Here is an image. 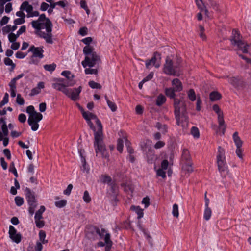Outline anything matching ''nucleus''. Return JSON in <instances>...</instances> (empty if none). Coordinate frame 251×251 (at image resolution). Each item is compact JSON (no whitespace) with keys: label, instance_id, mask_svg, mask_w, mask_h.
<instances>
[{"label":"nucleus","instance_id":"51","mask_svg":"<svg viewBox=\"0 0 251 251\" xmlns=\"http://www.w3.org/2000/svg\"><path fill=\"white\" fill-rule=\"evenodd\" d=\"M156 174L158 176H160L163 178L166 177V173L164 171V170H163L162 169H158L157 170Z\"/></svg>","mask_w":251,"mask_h":251},{"label":"nucleus","instance_id":"6","mask_svg":"<svg viewBox=\"0 0 251 251\" xmlns=\"http://www.w3.org/2000/svg\"><path fill=\"white\" fill-rule=\"evenodd\" d=\"M217 163L218 170L221 175L226 176L228 173L227 165L226 164L225 156V150L221 147H219L217 155Z\"/></svg>","mask_w":251,"mask_h":251},{"label":"nucleus","instance_id":"13","mask_svg":"<svg viewBox=\"0 0 251 251\" xmlns=\"http://www.w3.org/2000/svg\"><path fill=\"white\" fill-rule=\"evenodd\" d=\"M160 54L157 52H155L153 54V57L150 60H147L146 61V67L149 69L150 66L152 64L156 68H158L160 66V63H156L158 59L160 60Z\"/></svg>","mask_w":251,"mask_h":251},{"label":"nucleus","instance_id":"31","mask_svg":"<svg viewBox=\"0 0 251 251\" xmlns=\"http://www.w3.org/2000/svg\"><path fill=\"white\" fill-rule=\"evenodd\" d=\"M39 236L40 238V240L42 244H46L48 243V240H46V233L43 230H40L39 233Z\"/></svg>","mask_w":251,"mask_h":251},{"label":"nucleus","instance_id":"4","mask_svg":"<svg viewBox=\"0 0 251 251\" xmlns=\"http://www.w3.org/2000/svg\"><path fill=\"white\" fill-rule=\"evenodd\" d=\"M83 51L86 56L81 63L83 67L86 68L87 66L92 67L101 62L100 56L94 51V49L91 46H85L83 48Z\"/></svg>","mask_w":251,"mask_h":251},{"label":"nucleus","instance_id":"14","mask_svg":"<svg viewBox=\"0 0 251 251\" xmlns=\"http://www.w3.org/2000/svg\"><path fill=\"white\" fill-rule=\"evenodd\" d=\"M43 47H35L34 46H32L28 50V52H32L33 53V56L38 57L39 59H41L44 57L43 52L44 50Z\"/></svg>","mask_w":251,"mask_h":251},{"label":"nucleus","instance_id":"34","mask_svg":"<svg viewBox=\"0 0 251 251\" xmlns=\"http://www.w3.org/2000/svg\"><path fill=\"white\" fill-rule=\"evenodd\" d=\"M188 98L192 101H194L196 99V94L194 90L192 89H190L187 92Z\"/></svg>","mask_w":251,"mask_h":251},{"label":"nucleus","instance_id":"59","mask_svg":"<svg viewBox=\"0 0 251 251\" xmlns=\"http://www.w3.org/2000/svg\"><path fill=\"white\" fill-rule=\"evenodd\" d=\"M8 39L11 43L15 42L17 39L15 34L11 33L8 35Z\"/></svg>","mask_w":251,"mask_h":251},{"label":"nucleus","instance_id":"30","mask_svg":"<svg viewBox=\"0 0 251 251\" xmlns=\"http://www.w3.org/2000/svg\"><path fill=\"white\" fill-rule=\"evenodd\" d=\"M166 101V98L163 95H159L156 100V104L158 106L162 105Z\"/></svg>","mask_w":251,"mask_h":251},{"label":"nucleus","instance_id":"63","mask_svg":"<svg viewBox=\"0 0 251 251\" xmlns=\"http://www.w3.org/2000/svg\"><path fill=\"white\" fill-rule=\"evenodd\" d=\"M25 18H17V19H15L14 21V23L15 25H21L22 24H23L24 23H25Z\"/></svg>","mask_w":251,"mask_h":251},{"label":"nucleus","instance_id":"41","mask_svg":"<svg viewBox=\"0 0 251 251\" xmlns=\"http://www.w3.org/2000/svg\"><path fill=\"white\" fill-rule=\"evenodd\" d=\"M10 238L16 243H19L21 240V235L20 233H16Z\"/></svg>","mask_w":251,"mask_h":251},{"label":"nucleus","instance_id":"44","mask_svg":"<svg viewBox=\"0 0 251 251\" xmlns=\"http://www.w3.org/2000/svg\"><path fill=\"white\" fill-rule=\"evenodd\" d=\"M96 233L101 238L103 237L104 234L106 233L105 229L101 228V229L98 227H95Z\"/></svg>","mask_w":251,"mask_h":251},{"label":"nucleus","instance_id":"19","mask_svg":"<svg viewBox=\"0 0 251 251\" xmlns=\"http://www.w3.org/2000/svg\"><path fill=\"white\" fill-rule=\"evenodd\" d=\"M233 139L236 147H242L243 142L241 140L240 137L238 136V133L237 132H235L233 133Z\"/></svg>","mask_w":251,"mask_h":251},{"label":"nucleus","instance_id":"56","mask_svg":"<svg viewBox=\"0 0 251 251\" xmlns=\"http://www.w3.org/2000/svg\"><path fill=\"white\" fill-rule=\"evenodd\" d=\"M104 241L106 244H112V242L110 240V235L106 233L105 235Z\"/></svg>","mask_w":251,"mask_h":251},{"label":"nucleus","instance_id":"2","mask_svg":"<svg viewBox=\"0 0 251 251\" xmlns=\"http://www.w3.org/2000/svg\"><path fill=\"white\" fill-rule=\"evenodd\" d=\"M32 27L37 30L36 33L40 38H43L48 44L53 43L52 27V24L44 14L40 15L37 20L31 22Z\"/></svg>","mask_w":251,"mask_h":251},{"label":"nucleus","instance_id":"12","mask_svg":"<svg viewBox=\"0 0 251 251\" xmlns=\"http://www.w3.org/2000/svg\"><path fill=\"white\" fill-rule=\"evenodd\" d=\"M66 90H67V92L64 94L70 98L72 100L76 101L79 99V94L81 92L82 87L79 86L77 88H67Z\"/></svg>","mask_w":251,"mask_h":251},{"label":"nucleus","instance_id":"9","mask_svg":"<svg viewBox=\"0 0 251 251\" xmlns=\"http://www.w3.org/2000/svg\"><path fill=\"white\" fill-rule=\"evenodd\" d=\"M25 193L28 203L30 206L28 210L29 212L32 215L37 206V201L35 198L34 192L31 191L29 188L26 187L25 190Z\"/></svg>","mask_w":251,"mask_h":251},{"label":"nucleus","instance_id":"35","mask_svg":"<svg viewBox=\"0 0 251 251\" xmlns=\"http://www.w3.org/2000/svg\"><path fill=\"white\" fill-rule=\"evenodd\" d=\"M66 204L67 201L66 200H61L55 202V205L59 208L64 207Z\"/></svg>","mask_w":251,"mask_h":251},{"label":"nucleus","instance_id":"7","mask_svg":"<svg viewBox=\"0 0 251 251\" xmlns=\"http://www.w3.org/2000/svg\"><path fill=\"white\" fill-rule=\"evenodd\" d=\"M230 40L231 44L238 50H242L243 53L248 52V46L241 39L240 34L238 31L233 30Z\"/></svg>","mask_w":251,"mask_h":251},{"label":"nucleus","instance_id":"25","mask_svg":"<svg viewBox=\"0 0 251 251\" xmlns=\"http://www.w3.org/2000/svg\"><path fill=\"white\" fill-rule=\"evenodd\" d=\"M209 97L211 101H216L221 99V95L218 92L213 91L210 93Z\"/></svg>","mask_w":251,"mask_h":251},{"label":"nucleus","instance_id":"15","mask_svg":"<svg viewBox=\"0 0 251 251\" xmlns=\"http://www.w3.org/2000/svg\"><path fill=\"white\" fill-rule=\"evenodd\" d=\"M200 1L202 3H204L205 5H210L215 11L221 12L218 4L214 0H200Z\"/></svg>","mask_w":251,"mask_h":251},{"label":"nucleus","instance_id":"20","mask_svg":"<svg viewBox=\"0 0 251 251\" xmlns=\"http://www.w3.org/2000/svg\"><path fill=\"white\" fill-rule=\"evenodd\" d=\"M218 121L219 125V128L222 129V133L223 134H224L226 126L225 124L224 115L218 116Z\"/></svg>","mask_w":251,"mask_h":251},{"label":"nucleus","instance_id":"27","mask_svg":"<svg viewBox=\"0 0 251 251\" xmlns=\"http://www.w3.org/2000/svg\"><path fill=\"white\" fill-rule=\"evenodd\" d=\"M100 179L101 182L103 183H107L108 184H109L112 181L111 177L106 175H101L100 177Z\"/></svg>","mask_w":251,"mask_h":251},{"label":"nucleus","instance_id":"28","mask_svg":"<svg viewBox=\"0 0 251 251\" xmlns=\"http://www.w3.org/2000/svg\"><path fill=\"white\" fill-rule=\"evenodd\" d=\"M155 127L162 133H165L167 132V126L166 125H162L159 122L156 124Z\"/></svg>","mask_w":251,"mask_h":251},{"label":"nucleus","instance_id":"26","mask_svg":"<svg viewBox=\"0 0 251 251\" xmlns=\"http://www.w3.org/2000/svg\"><path fill=\"white\" fill-rule=\"evenodd\" d=\"M176 92L175 90H174L172 88H166L165 89V94L169 97H170L171 99H173L174 100H175V99H176L175 98L176 94L175 92Z\"/></svg>","mask_w":251,"mask_h":251},{"label":"nucleus","instance_id":"16","mask_svg":"<svg viewBox=\"0 0 251 251\" xmlns=\"http://www.w3.org/2000/svg\"><path fill=\"white\" fill-rule=\"evenodd\" d=\"M172 85L173 86L172 88L175 90L176 92H180L183 89L182 83L177 78L174 79L172 81Z\"/></svg>","mask_w":251,"mask_h":251},{"label":"nucleus","instance_id":"37","mask_svg":"<svg viewBox=\"0 0 251 251\" xmlns=\"http://www.w3.org/2000/svg\"><path fill=\"white\" fill-rule=\"evenodd\" d=\"M89 86L93 89H99L101 88V86L100 84L94 81H90L89 82Z\"/></svg>","mask_w":251,"mask_h":251},{"label":"nucleus","instance_id":"46","mask_svg":"<svg viewBox=\"0 0 251 251\" xmlns=\"http://www.w3.org/2000/svg\"><path fill=\"white\" fill-rule=\"evenodd\" d=\"M9 171L13 173L16 178L18 176L16 169L14 166L13 162H12L10 165Z\"/></svg>","mask_w":251,"mask_h":251},{"label":"nucleus","instance_id":"47","mask_svg":"<svg viewBox=\"0 0 251 251\" xmlns=\"http://www.w3.org/2000/svg\"><path fill=\"white\" fill-rule=\"evenodd\" d=\"M235 152L237 156L240 159H243V149L241 147H236Z\"/></svg>","mask_w":251,"mask_h":251},{"label":"nucleus","instance_id":"22","mask_svg":"<svg viewBox=\"0 0 251 251\" xmlns=\"http://www.w3.org/2000/svg\"><path fill=\"white\" fill-rule=\"evenodd\" d=\"M131 210L135 211L138 215V218L140 219L143 216V210L139 206H132L130 208Z\"/></svg>","mask_w":251,"mask_h":251},{"label":"nucleus","instance_id":"5","mask_svg":"<svg viewBox=\"0 0 251 251\" xmlns=\"http://www.w3.org/2000/svg\"><path fill=\"white\" fill-rule=\"evenodd\" d=\"M26 111L29 114L28 123L33 131H36L39 126L38 122L42 119L43 115L40 113L36 112L34 106L32 105L27 107Z\"/></svg>","mask_w":251,"mask_h":251},{"label":"nucleus","instance_id":"24","mask_svg":"<svg viewBox=\"0 0 251 251\" xmlns=\"http://www.w3.org/2000/svg\"><path fill=\"white\" fill-rule=\"evenodd\" d=\"M105 99L106 100L107 103L108 104V106L110 108L111 111L112 112H115L117 110V107L116 105V104L111 101H110L107 98V96L106 95L105 96Z\"/></svg>","mask_w":251,"mask_h":251},{"label":"nucleus","instance_id":"1","mask_svg":"<svg viewBox=\"0 0 251 251\" xmlns=\"http://www.w3.org/2000/svg\"><path fill=\"white\" fill-rule=\"evenodd\" d=\"M83 118L91 129L94 131V146L96 155L99 157L108 159L109 155L103 143L102 126L96 115L81 110Z\"/></svg>","mask_w":251,"mask_h":251},{"label":"nucleus","instance_id":"40","mask_svg":"<svg viewBox=\"0 0 251 251\" xmlns=\"http://www.w3.org/2000/svg\"><path fill=\"white\" fill-rule=\"evenodd\" d=\"M4 63L7 66H11L12 69L15 67V64L13 62L12 60L8 58H5L4 59Z\"/></svg>","mask_w":251,"mask_h":251},{"label":"nucleus","instance_id":"48","mask_svg":"<svg viewBox=\"0 0 251 251\" xmlns=\"http://www.w3.org/2000/svg\"><path fill=\"white\" fill-rule=\"evenodd\" d=\"M1 129L4 136H7L8 134V130L6 123H4L1 126Z\"/></svg>","mask_w":251,"mask_h":251},{"label":"nucleus","instance_id":"18","mask_svg":"<svg viewBox=\"0 0 251 251\" xmlns=\"http://www.w3.org/2000/svg\"><path fill=\"white\" fill-rule=\"evenodd\" d=\"M61 75L65 76L67 82L72 81L73 85L75 83V81L74 80V76L71 74L69 71H64L61 73Z\"/></svg>","mask_w":251,"mask_h":251},{"label":"nucleus","instance_id":"62","mask_svg":"<svg viewBox=\"0 0 251 251\" xmlns=\"http://www.w3.org/2000/svg\"><path fill=\"white\" fill-rule=\"evenodd\" d=\"M9 19V18L6 16H4V17H3V18L1 19L0 22L1 25H3L6 24L8 22Z\"/></svg>","mask_w":251,"mask_h":251},{"label":"nucleus","instance_id":"36","mask_svg":"<svg viewBox=\"0 0 251 251\" xmlns=\"http://www.w3.org/2000/svg\"><path fill=\"white\" fill-rule=\"evenodd\" d=\"M213 110L217 114L218 117L223 115V112L217 104H214L212 107Z\"/></svg>","mask_w":251,"mask_h":251},{"label":"nucleus","instance_id":"57","mask_svg":"<svg viewBox=\"0 0 251 251\" xmlns=\"http://www.w3.org/2000/svg\"><path fill=\"white\" fill-rule=\"evenodd\" d=\"M169 162L167 160H163L161 163V169L166 170L168 167Z\"/></svg>","mask_w":251,"mask_h":251},{"label":"nucleus","instance_id":"43","mask_svg":"<svg viewBox=\"0 0 251 251\" xmlns=\"http://www.w3.org/2000/svg\"><path fill=\"white\" fill-rule=\"evenodd\" d=\"M83 199L86 203H89L91 201V199L87 191L84 192Z\"/></svg>","mask_w":251,"mask_h":251},{"label":"nucleus","instance_id":"32","mask_svg":"<svg viewBox=\"0 0 251 251\" xmlns=\"http://www.w3.org/2000/svg\"><path fill=\"white\" fill-rule=\"evenodd\" d=\"M56 65L54 63H52L51 64H46L44 66V68L46 71H48L50 72H52L54 71L56 68Z\"/></svg>","mask_w":251,"mask_h":251},{"label":"nucleus","instance_id":"50","mask_svg":"<svg viewBox=\"0 0 251 251\" xmlns=\"http://www.w3.org/2000/svg\"><path fill=\"white\" fill-rule=\"evenodd\" d=\"M15 201L16 204L18 206H21L24 203V200L22 198L20 197H16L15 198Z\"/></svg>","mask_w":251,"mask_h":251},{"label":"nucleus","instance_id":"64","mask_svg":"<svg viewBox=\"0 0 251 251\" xmlns=\"http://www.w3.org/2000/svg\"><path fill=\"white\" fill-rule=\"evenodd\" d=\"M26 116L25 114L21 113L18 116V120L21 123H24L26 121Z\"/></svg>","mask_w":251,"mask_h":251},{"label":"nucleus","instance_id":"45","mask_svg":"<svg viewBox=\"0 0 251 251\" xmlns=\"http://www.w3.org/2000/svg\"><path fill=\"white\" fill-rule=\"evenodd\" d=\"M125 144L127 147V152L130 154H132L134 153V150L130 147V143L127 140H126Z\"/></svg>","mask_w":251,"mask_h":251},{"label":"nucleus","instance_id":"11","mask_svg":"<svg viewBox=\"0 0 251 251\" xmlns=\"http://www.w3.org/2000/svg\"><path fill=\"white\" fill-rule=\"evenodd\" d=\"M228 81L230 84L238 90H243L246 88V83L240 77H229Z\"/></svg>","mask_w":251,"mask_h":251},{"label":"nucleus","instance_id":"60","mask_svg":"<svg viewBox=\"0 0 251 251\" xmlns=\"http://www.w3.org/2000/svg\"><path fill=\"white\" fill-rule=\"evenodd\" d=\"M164 145L165 143L163 141H159L154 145V147L155 149H158L162 148Z\"/></svg>","mask_w":251,"mask_h":251},{"label":"nucleus","instance_id":"54","mask_svg":"<svg viewBox=\"0 0 251 251\" xmlns=\"http://www.w3.org/2000/svg\"><path fill=\"white\" fill-rule=\"evenodd\" d=\"M142 203L145 205V208H147L150 205V199L146 197L143 199Z\"/></svg>","mask_w":251,"mask_h":251},{"label":"nucleus","instance_id":"49","mask_svg":"<svg viewBox=\"0 0 251 251\" xmlns=\"http://www.w3.org/2000/svg\"><path fill=\"white\" fill-rule=\"evenodd\" d=\"M86 74H97L98 70L96 69L86 68L85 70Z\"/></svg>","mask_w":251,"mask_h":251},{"label":"nucleus","instance_id":"10","mask_svg":"<svg viewBox=\"0 0 251 251\" xmlns=\"http://www.w3.org/2000/svg\"><path fill=\"white\" fill-rule=\"evenodd\" d=\"M177 67V66L174 65L172 60L169 57L166 58L163 69L165 74L168 75H178L179 74L176 71Z\"/></svg>","mask_w":251,"mask_h":251},{"label":"nucleus","instance_id":"52","mask_svg":"<svg viewBox=\"0 0 251 251\" xmlns=\"http://www.w3.org/2000/svg\"><path fill=\"white\" fill-rule=\"evenodd\" d=\"M16 102L18 104H19L20 105H24L25 103V100L23 98L21 97V96L20 94H18L17 96L16 99Z\"/></svg>","mask_w":251,"mask_h":251},{"label":"nucleus","instance_id":"55","mask_svg":"<svg viewBox=\"0 0 251 251\" xmlns=\"http://www.w3.org/2000/svg\"><path fill=\"white\" fill-rule=\"evenodd\" d=\"M41 91L39 90V88H37V87L35 88H33L31 91V93H30L29 95L30 96H33L35 95H37L40 93Z\"/></svg>","mask_w":251,"mask_h":251},{"label":"nucleus","instance_id":"61","mask_svg":"<svg viewBox=\"0 0 251 251\" xmlns=\"http://www.w3.org/2000/svg\"><path fill=\"white\" fill-rule=\"evenodd\" d=\"M27 55V53L25 54L22 52L18 51L15 54L16 57L19 59H22Z\"/></svg>","mask_w":251,"mask_h":251},{"label":"nucleus","instance_id":"53","mask_svg":"<svg viewBox=\"0 0 251 251\" xmlns=\"http://www.w3.org/2000/svg\"><path fill=\"white\" fill-rule=\"evenodd\" d=\"M16 233H17L16 229L15 228V227L13 226H9V237H10L14 235V234H15Z\"/></svg>","mask_w":251,"mask_h":251},{"label":"nucleus","instance_id":"29","mask_svg":"<svg viewBox=\"0 0 251 251\" xmlns=\"http://www.w3.org/2000/svg\"><path fill=\"white\" fill-rule=\"evenodd\" d=\"M212 214V211L210 207H205L204 211L203 217L204 219L208 221L210 219Z\"/></svg>","mask_w":251,"mask_h":251},{"label":"nucleus","instance_id":"21","mask_svg":"<svg viewBox=\"0 0 251 251\" xmlns=\"http://www.w3.org/2000/svg\"><path fill=\"white\" fill-rule=\"evenodd\" d=\"M182 169L186 173H190L193 172L192 163L191 161L186 162L183 165Z\"/></svg>","mask_w":251,"mask_h":251},{"label":"nucleus","instance_id":"3","mask_svg":"<svg viewBox=\"0 0 251 251\" xmlns=\"http://www.w3.org/2000/svg\"><path fill=\"white\" fill-rule=\"evenodd\" d=\"M174 113L177 125L186 129L188 126L189 120L185 101L182 99H175Z\"/></svg>","mask_w":251,"mask_h":251},{"label":"nucleus","instance_id":"8","mask_svg":"<svg viewBox=\"0 0 251 251\" xmlns=\"http://www.w3.org/2000/svg\"><path fill=\"white\" fill-rule=\"evenodd\" d=\"M73 86L72 81L67 82L64 78H54L53 83L52 84V87L59 91H61L64 94H66L68 88L67 87Z\"/></svg>","mask_w":251,"mask_h":251},{"label":"nucleus","instance_id":"42","mask_svg":"<svg viewBox=\"0 0 251 251\" xmlns=\"http://www.w3.org/2000/svg\"><path fill=\"white\" fill-rule=\"evenodd\" d=\"M117 150L120 152H122L123 151V140L121 139H119L117 141Z\"/></svg>","mask_w":251,"mask_h":251},{"label":"nucleus","instance_id":"23","mask_svg":"<svg viewBox=\"0 0 251 251\" xmlns=\"http://www.w3.org/2000/svg\"><path fill=\"white\" fill-rule=\"evenodd\" d=\"M182 159L185 162L191 161L190 152L187 149H183L182 154Z\"/></svg>","mask_w":251,"mask_h":251},{"label":"nucleus","instance_id":"58","mask_svg":"<svg viewBox=\"0 0 251 251\" xmlns=\"http://www.w3.org/2000/svg\"><path fill=\"white\" fill-rule=\"evenodd\" d=\"M72 189H73L72 184H70L68 185L66 189H65L64 191V192H63L64 194L65 195H69L71 193V192Z\"/></svg>","mask_w":251,"mask_h":251},{"label":"nucleus","instance_id":"17","mask_svg":"<svg viewBox=\"0 0 251 251\" xmlns=\"http://www.w3.org/2000/svg\"><path fill=\"white\" fill-rule=\"evenodd\" d=\"M20 9L21 11L25 10L27 13V14H29L33 10V7L31 5L29 4L28 1H25L22 3Z\"/></svg>","mask_w":251,"mask_h":251},{"label":"nucleus","instance_id":"39","mask_svg":"<svg viewBox=\"0 0 251 251\" xmlns=\"http://www.w3.org/2000/svg\"><path fill=\"white\" fill-rule=\"evenodd\" d=\"M172 214L174 217L176 218L178 217L179 212H178V206L177 204H174L173 206Z\"/></svg>","mask_w":251,"mask_h":251},{"label":"nucleus","instance_id":"38","mask_svg":"<svg viewBox=\"0 0 251 251\" xmlns=\"http://www.w3.org/2000/svg\"><path fill=\"white\" fill-rule=\"evenodd\" d=\"M191 133L195 138H199L200 136L199 130L196 127L193 126L192 127Z\"/></svg>","mask_w":251,"mask_h":251},{"label":"nucleus","instance_id":"33","mask_svg":"<svg viewBox=\"0 0 251 251\" xmlns=\"http://www.w3.org/2000/svg\"><path fill=\"white\" fill-rule=\"evenodd\" d=\"M80 156H81V162L82 163V166L81 167V170L83 171H86L87 173H88L89 171V168L88 166H86V160L84 157L82 156V154L81 152H80Z\"/></svg>","mask_w":251,"mask_h":251}]
</instances>
